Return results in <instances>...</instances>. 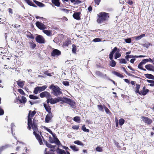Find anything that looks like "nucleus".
I'll return each mask as SVG.
<instances>
[{"label": "nucleus", "mask_w": 154, "mask_h": 154, "mask_svg": "<svg viewBox=\"0 0 154 154\" xmlns=\"http://www.w3.org/2000/svg\"><path fill=\"white\" fill-rule=\"evenodd\" d=\"M62 101L69 105L71 107L75 109L76 107V103L73 100L69 98L66 97H57L54 99L51 98L47 100V103H50L52 104L56 103L58 102Z\"/></svg>", "instance_id": "1"}, {"label": "nucleus", "mask_w": 154, "mask_h": 154, "mask_svg": "<svg viewBox=\"0 0 154 154\" xmlns=\"http://www.w3.org/2000/svg\"><path fill=\"white\" fill-rule=\"evenodd\" d=\"M36 113L35 111L34 110L32 111L30 110L29 111L28 117V126L27 128L29 130H30L32 129V127L33 126L34 123H35L36 125H38V121L36 120L35 118L33 119L32 121V118Z\"/></svg>", "instance_id": "2"}, {"label": "nucleus", "mask_w": 154, "mask_h": 154, "mask_svg": "<svg viewBox=\"0 0 154 154\" xmlns=\"http://www.w3.org/2000/svg\"><path fill=\"white\" fill-rule=\"evenodd\" d=\"M49 88L52 90L51 93L56 97L60 96L63 94L61 91L62 90L57 86L52 84L49 87Z\"/></svg>", "instance_id": "3"}, {"label": "nucleus", "mask_w": 154, "mask_h": 154, "mask_svg": "<svg viewBox=\"0 0 154 154\" xmlns=\"http://www.w3.org/2000/svg\"><path fill=\"white\" fill-rule=\"evenodd\" d=\"M32 128L33 130V134L35 135L37 140L41 138L39 135L37 134L38 132V125H36L34 123L33 126L32 127Z\"/></svg>", "instance_id": "4"}, {"label": "nucleus", "mask_w": 154, "mask_h": 154, "mask_svg": "<svg viewBox=\"0 0 154 154\" xmlns=\"http://www.w3.org/2000/svg\"><path fill=\"white\" fill-rule=\"evenodd\" d=\"M39 96L41 98L46 97L47 99L46 100L47 103L48 100H49L52 98H51V97L50 93L46 91H44L41 93L39 94Z\"/></svg>", "instance_id": "5"}, {"label": "nucleus", "mask_w": 154, "mask_h": 154, "mask_svg": "<svg viewBox=\"0 0 154 154\" xmlns=\"http://www.w3.org/2000/svg\"><path fill=\"white\" fill-rule=\"evenodd\" d=\"M142 121L146 124L149 125L152 123V120L146 116H142L141 117Z\"/></svg>", "instance_id": "6"}, {"label": "nucleus", "mask_w": 154, "mask_h": 154, "mask_svg": "<svg viewBox=\"0 0 154 154\" xmlns=\"http://www.w3.org/2000/svg\"><path fill=\"white\" fill-rule=\"evenodd\" d=\"M36 41L40 44H44L45 43V39L42 36L38 35L35 38Z\"/></svg>", "instance_id": "7"}, {"label": "nucleus", "mask_w": 154, "mask_h": 154, "mask_svg": "<svg viewBox=\"0 0 154 154\" xmlns=\"http://www.w3.org/2000/svg\"><path fill=\"white\" fill-rule=\"evenodd\" d=\"M99 18H101L100 19H106L109 18V14L108 13L105 12H101L98 15Z\"/></svg>", "instance_id": "8"}, {"label": "nucleus", "mask_w": 154, "mask_h": 154, "mask_svg": "<svg viewBox=\"0 0 154 154\" xmlns=\"http://www.w3.org/2000/svg\"><path fill=\"white\" fill-rule=\"evenodd\" d=\"M120 49L118 48L117 47H115L112 50V51L110 52L109 55V57L110 60H112L113 59V54L118 51H120Z\"/></svg>", "instance_id": "9"}, {"label": "nucleus", "mask_w": 154, "mask_h": 154, "mask_svg": "<svg viewBox=\"0 0 154 154\" xmlns=\"http://www.w3.org/2000/svg\"><path fill=\"white\" fill-rule=\"evenodd\" d=\"M37 27L41 30H44L46 29V26L43 23L37 21L35 23Z\"/></svg>", "instance_id": "10"}, {"label": "nucleus", "mask_w": 154, "mask_h": 154, "mask_svg": "<svg viewBox=\"0 0 154 154\" xmlns=\"http://www.w3.org/2000/svg\"><path fill=\"white\" fill-rule=\"evenodd\" d=\"M51 56L53 57L59 56L61 54V52L57 49H54L51 52Z\"/></svg>", "instance_id": "11"}, {"label": "nucleus", "mask_w": 154, "mask_h": 154, "mask_svg": "<svg viewBox=\"0 0 154 154\" xmlns=\"http://www.w3.org/2000/svg\"><path fill=\"white\" fill-rule=\"evenodd\" d=\"M149 92V89H146V87L144 86L142 88V90L140 91V94H139L140 95H142L145 96Z\"/></svg>", "instance_id": "12"}, {"label": "nucleus", "mask_w": 154, "mask_h": 154, "mask_svg": "<svg viewBox=\"0 0 154 154\" xmlns=\"http://www.w3.org/2000/svg\"><path fill=\"white\" fill-rule=\"evenodd\" d=\"M53 116V114L52 113H48V114L46 115L45 117V122L46 123H48L50 121L51 119Z\"/></svg>", "instance_id": "13"}, {"label": "nucleus", "mask_w": 154, "mask_h": 154, "mask_svg": "<svg viewBox=\"0 0 154 154\" xmlns=\"http://www.w3.org/2000/svg\"><path fill=\"white\" fill-rule=\"evenodd\" d=\"M48 104H44V107L46 110L47 111L48 113H51L52 112H51V108L50 106H49V105L48 103Z\"/></svg>", "instance_id": "14"}, {"label": "nucleus", "mask_w": 154, "mask_h": 154, "mask_svg": "<svg viewBox=\"0 0 154 154\" xmlns=\"http://www.w3.org/2000/svg\"><path fill=\"white\" fill-rule=\"evenodd\" d=\"M145 68L149 71H154V66L152 64H147L145 66Z\"/></svg>", "instance_id": "15"}, {"label": "nucleus", "mask_w": 154, "mask_h": 154, "mask_svg": "<svg viewBox=\"0 0 154 154\" xmlns=\"http://www.w3.org/2000/svg\"><path fill=\"white\" fill-rule=\"evenodd\" d=\"M81 13L80 12H75L73 15V17L75 19H80V15Z\"/></svg>", "instance_id": "16"}, {"label": "nucleus", "mask_w": 154, "mask_h": 154, "mask_svg": "<svg viewBox=\"0 0 154 154\" xmlns=\"http://www.w3.org/2000/svg\"><path fill=\"white\" fill-rule=\"evenodd\" d=\"M25 1L28 5L32 6L35 7H36L37 6L34 4L30 0H23Z\"/></svg>", "instance_id": "17"}, {"label": "nucleus", "mask_w": 154, "mask_h": 154, "mask_svg": "<svg viewBox=\"0 0 154 154\" xmlns=\"http://www.w3.org/2000/svg\"><path fill=\"white\" fill-rule=\"evenodd\" d=\"M27 33L26 36L28 38H30L32 39H34V36L32 34L28 31L27 32Z\"/></svg>", "instance_id": "18"}, {"label": "nucleus", "mask_w": 154, "mask_h": 154, "mask_svg": "<svg viewBox=\"0 0 154 154\" xmlns=\"http://www.w3.org/2000/svg\"><path fill=\"white\" fill-rule=\"evenodd\" d=\"M136 86L135 88V89H136V90L135 91V92L136 94L138 93L139 94L140 91L139 90L140 87V85L137 84H136Z\"/></svg>", "instance_id": "19"}, {"label": "nucleus", "mask_w": 154, "mask_h": 154, "mask_svg": "<svg viewBox=\"0 0 154 154\" xmlns=\"http://www.w3.org/2000/svg\"><path fill=\"white\" fill-rule=\"evenodd\" d=\"M112 73H113L114 75H116L117 76L120 77L122 78H123L124 77V76L122 75V74L119 73L118 72L114 71L112 72Z\"/></svg>", "instance_id": "20"}, {"label": "nucleus", "mask_w": 154, "mask_h": 154, "mask_svg": "<svg viewBox=\"0 0 154 154\" xmlns=\"http://www.w3.org/2000/svg\"><path fill=\"white\" fill-rule=\"evenodd\" d=\"M145 36V34H143L139 36H136L134 37V38L136 40H138L142 38Z\"/></svg>", "instance_id": "21"}, {"label": "nucleus", "mask_w": 154, "mask_h": 154, "mask_svg": "<svg viewBox=\"0 0 154 154\" xmlns=\"http://www.w3.org/2000/svg\"><path fill=\"white\" fill-rule=\"evenodd\" d=\"M52 2L57 7H59L60 5L59 0H51Z\"/></svg>", "instance_id": "22"}, {"label": "nucleus", "mask_w": 154, "mask_h": 154, "mask_svg": "<svg viewBox=\"0 0 154 154\" xmlns=\"http://www.w3.org/2000/svg\"><path fill=\"white\" fill-rule=\"evenodd\" d=\"M26 99L25 97L22 96L21 97V99L19 100V101L20 103L25 104L26 102Z\"/></svg>", "instance_id": "23"}, {"label": "nucleus", "mask_w": 154, "mask_h": 154, "mask_svg": "<svg viewBox=\"0 0 154 154\" xmlns=\"http://www.w3.org/2000/svg\"><path fill=\"white\" fill-rule=\"evenodd\" d=\"M111 60L110 62L109 65L112 67H114L116 66V63L115 61L112 59Z\"/></svg>", "instance_id": "24"}, {"label": "nucleus", "mask_w": 154, "mask_h": 154, "mask_svg": "<svg viewBox=\"0 0 154 154\" xmlns=\"http://www.w3.org/2000/svg\"><path fill=\"white\" fill-rule=\"evenodd\" d=\"M71 44V41L70 39H67L63 43L65 46H68L69 45Z\"/></svg>", "instance_id": "25"}, {"label": "nucleus", "mask_w": 154, "mask_h": 154, "mask_svg": "<svg viewBox=\"0 0 154 154\" xmlns=\"http://www.w3.org/2000/svg\"><path fill=\"white\" fill-rule=\"evenodd\" d=\"M73 120L74 121L79 123L81 122L80 118L79 116H76L75 117L73 118Z\"/></svg>", "instance_id": "26"}, {"label": "nucleus", "mask_w": 154, "mask_h": 154, "mask_svg": "<svg viewBox=\"0 0 154 154\" xmlns=\"http://www.w3.org/2000/svg\"><path fill=\"white\" fill-rule=\"evenodd\" d=\"M33 2L36 4L38 6L40 7H43L44 6V5L42 3L38 2L36 0H34Z\"/></svg>", "instance_id": "27"}, {"label": "nucleus", "mask_w": 154, "mask_h": 154, "mask_svg": "<svg viewBox=\"0 0 154 154\" xmlns=\"http://www.w3.org/2000/svg\"><path fill=\"white\" fill-rule=\"evenodd\" d=\"M97 106L99 111L102 112L104 111V107L101 104V103H100L99 104H98Z\"/></svg>", "instance_id": "28"}, {"label": "nucleus", "mask_w": 154, "mask_h": 154, "mask_svg": "<svg viewBox=\"0 0 154 154\" xmlns=\"http://www.w3.org/2000/svg\"><path fill=\"white\" fill-rule=\"evenodd\" d=\"M29 44L31 48L33 49H34L36 46V45L33 41H30L29 42Z\"/></svg>", "instance_id": "29"}, {"label": "nucleus", "mask_w": 154, "mask_h": 154, "mask_svg": "<svg viewBox=\"0 0 154 154\" xmlns=\"http://www.w3.org/2000/svg\"><path fill=\"white\" fill-rule=\"evenodd\" d=\"M17 85L21 88H23L24 85V83L23 82L18 81L16 82Z\"/></svg>", "instance_id": "30"}, {"label": "nucleus", "mask_w": 154, "mask_h": 154, "mask_svg": "<svg viewBox=\"0 0 154 154\" xmlns=\"http://www.w3.org/2000/svg\"><path fill=\"white\" fill-rule=\"evenodd\" d=\"M43 32L48 36H51V31L50 30H44V29Z\"/></svg>", "instance_id": "31"}, {"label": "nucleus", "mask_w": 154, "mask_h": 154, "mask_svg": "<svg viewBox=\"0 0 154 154\" xmlns=\"http://www.w3.org/2000/svg\"><path fill=\"white\" fill-rule=\"evenodd\" d=\"M142 45V46L145 47L146 48H148L150 45H152V44L150 43L147 42L143 44Z\"/></svg>", "instance_id": "32"}, {"label": "nucleus", "mask_w": 154, "mask_h": 154, "mask_svg": "<svg viewBox=\"0 0 154 154\" xmlns=\"http://www.w3.org/2000/svg\"><path fill=\"white\" fill-rule=\"evenodd\" d=\"M70 148L74 151H77L79 150V149L76 147L75 145H71L70 146Z\"/></svg>", "instance_id": "33"}, {"label": "nucleus", "mask_w": 154, "mask_h": 154, "mask_svg": "<svg viewBox=\"0 0 154 154\" xmlns=\"http://www.w3.org/2000/svg\"><path fill=\"white\" fill-rule=\"evenodd\" d=\"M57 150L58 151V152L60 154H66L65 151L59 148H58Z\"/></svg>", "instance_id": "34"}, {"label": "nucleus", "mask_w": 154, "mask_h": 154, "mask_svg": "<svg viewBox=\"0 0 154 154\" xmlns=\"http://www.w3.org/2000/svg\"><path fill=\"white\" fill-rule=\"evenodd\" d=\"M144 75L146 78L152 79L153 77H154V75L151 74H146Z\"/></svg>", "instance_id": "35"}, {"label": "nucleus", "mask_w": 154, "mask_h": 154, "mask_svg": "<svg viewBox=\"0 0 154 154\" xmlns=\"http://www.w3.org/2000/svg\"><path fill=\"white\" fill-rule=\"evenodd\" d=\"M146 81L149 83H150V84L148 85L151 87L154 86V80H147Z\"/></svg>", "instance_id": "36"}, {"label": "nucleus", "mask_w": 154, "mask_h": 154, "mask_svg": "<svg viewBox=\"0 0 154 154\" xmlns=\"http://www.w3.org/2000/svg\"><path fill=\"white\" fill-rule=\"evenodd\" d=\"M129 56V58H139V57H144L145 56L143 55H140V56H134L133 55H128Z\"/></svg>", "instance_id": "37"}, {"label": "nucleus", "mask_w": 154, "mask_h": 154, "mask_svg": "<svg viewBox=\"0 0 154 154\" xmlns=\"http://www.w3.org/2000/svg\"><path fill=\"white\" fill-rule=\"evenodd\" d=\"M74 143L75 144H77L81 146H84V144L82 142H81L79 140H75L74 142Z\"/></svg>", "instance_id": "38"}, {"label": "nucleus", "mask_w": 154, "mask_h": 154, "mask_svg": "<svg viewBox=\"0 0 154 154\" xmlns=\"http://www.w3.org/2000/svg\"><path fill=\"white\" fill-rule=\"evenodd\" d=\"M143 64H144V63L141 62L139 64L138 67L139 69H141L144 71H146V69H145L143 68L142 66V65Z\"/></svg>", "instance_id": "39"}, {"label": "nucleus", "mask_w": 154, "mask_h": 154, "mask_svg": "<svg viewBox=\"0 0 154 154\" xmlns=\"http://www.w3.org/2000/svg\"><path fill=\"white\" fill-rule=\"evenodd\" d=\"M96 75L98 76L103 77L104 76V75L103 74L99 71H96L95 72Z\"/></svg>", "instance_id": "40"}, {"label": "nucleus", "mask_w": 154, "mask_h": 154, "mask_svg": "<svg viewBox=\"0 0 154 154\" xmlns=\"http://www.w3.org/2000/svg\"><path fill=\"white\" fill-rule=\"evenodd\" d=\"M125 122V120L122 118H121L119 120V125L122 126L124 124Z\"/></svg>", "instance_id": "41"}, {"label": "nucleus", "mask_w": 154, "mask_h": 154, "mask_svg": "<svg viewBox=\"0 0 154 154\" xmlns=\"http://www.w3.org/2000/svg\"><path fill=\"white\" fill-rule=\"evenodd\" d=\"M47 88V86L46 85H44L41 87L38 86V88L39 89V92H41L45 90Z\"/></svg>", "instance_id": "42"}, {"label": "nucleus", "mask_w": 154, "mask_h": 154, "mask_svg": "<svg viewBox=\"0 0 154 154\" xmlns=\"http://www.w3.org/2000/svg\"><path fill=\"white\" fill-rule=\"evenodd\" d=\"M119 52L120 51H118V52H116L115 53V59H117L121 56V54L119 53Z\"/></svg>", "instance_id": "43"}, {"label": "nucleus", "mask_w": 154, "mask_h": 154, "mask_svg": "<svg viewBox=\"0 0 154 154\" xmlns=\"http://www.w3.org/2000/svg\"><path fill=\"white\" fill-rule=\"evenodd\" d=\"M119 63H120L125 64V63H127L125 59L124 58H122L121 59H119Z\"/></svg>", "instance_id": "44"}, {"label": "nucleus", "mask_w": 154, "mask_h": 154, "mask_svg": "<svg viewBox=\"0 0 154 154\" xmlns=\"http://www.w3.org/2000/svg\"><path fill=\"white\" fill-rule=\"evenodd\" d=\"M29 97L30 99L33 100H36L38 98V97L32 94L30 95L29 96Z\"/></svg>", "instance_id": "45"}, {"label": "nucleus", "mask_w": 154, "mask_h": 154, "mask_svg": "<svg viewBox=\"0 0 154 154\" xmlns=\"http://www.w3.org/2000/svg\"><path fill=\"white\" fill-rule=\"evenodd\" d=\"M72 51L73 53H75L76 52V46L75 45L73 44L72 45Z\"/></svg>", "instance_id": "46"}, {"label": "nucleus", "mask_w": 154, "mask_h": 154, "mask_svg": "<svg viewBox=\"0 0 154 154\" xmlns=\"http://www.w3.org/2000/svg\"><path fill=\"white\" fill-rule=\"evenodd\" d=\"M104 109L106 112L109 115L111 114V113L109 109L105 106H104Z\"/></svg>", "instance_id": "47"}, {"label": "nucleus", "mask_w": 154, "mask_h": 154, "mask_svg": "<svg viewBox=\"0 0 154 154\" xmlns=\"http://www.w3.org/2000/svg\"><path fill=\"white\" fill-rule=\"evenodd\" d=\"M82 129L84 132H89V130L88 129H86L85 127V125H83L82 127Z\"/></svg>", "instance_id": "48"}, {"label": "nucleus", "mask_w": 154, "mask_h": 154, "mask_svg": "<svg viewBox=\"0 0 154 154\" xmlns=\"http://www.w3.org/2000/svg\"><path fill=\"white\" fill-rule=\"evenodd\" d=\"M122 68L123 69L124 71L129 76H134L132 74H130V73L128 72L126 70L125 68L124 67H122Z\"/></svg>", "instance_id": "49"}, {"label": "nucleus", "mask_w": 154, "mask_h": 154, "mask_svg": "<svg viewBox=\"0 0 154 154\" xmlns=\"http://www.w3.org/2000/svg\"><path fill=\"white\" fill-rule=\"evenodd\" d=\"M96 151L98 152H101L103 151V149L102 147L98 146L95 149Z\"/></svg>", "instance_id": "50"}, {"label": "nucleus", "mask_w": 154, "mask_h": 154, "mask_svg": "<svg viewBox=\"0 0 154 154\" xmlns=\"http://www.w3.org/2000/svg\"><path fill=\"white\" fill-rule=\"evenodd\" d=\"M46 144L47 146L48 147L50 148H54L56 146H55L52 145L51 144H49L47 142H46Z\"/></svg>", "instance_id": "51"}, {"label": "nucleus", "mask_w": 154, "mask_h": 154, "mask_svg": "<svg viewBox=\"0 0 154 154\" xmlns=\"http://www.w3.org/2000/svg\"><path fill=\"white\" fill-rule=\"evenodd\" d=\"M39 92V90L38 88V86L36 87L34 89V93L35 94H37L38 92Z\"/></svg>", "instance_id": "52"}, {"label": "nucleus", "mask_w": 154, "mask_h": 154, "mask_svg": "<svg viewBox=\"0 0 154 154\" xmlns=\"http://www.w3.org/2000/svg\"><path fill=\"white\" fill-rule=\"evenodd\" d=\"M18 91L20 93V94L22 95H25V94L23 90L20 88L18 89Z\"/></svg>", "instance_id": "53"}, {"label": "nucleus", "mask_w": 154, "mask_h": 154, "mask_svg": "<svg viewBox=\"0 0 154 154\" xmlns=\"http://www.w3.org/2000/svg\"><path fill=\"white\" fill-rule=\"evenodd\" d=\"M95 42H100L101 41V39L100 38H96L94 39L93 41Z\"/></svg>", "instance_id": "54"}, {"label": "nucleus", "mask_w": 154, "mask_h": 154, "mask_svg": "<svg viewBox=\"0 0 154 154\" xmlns=\"http://www.w3.org/2000/svg\"><path fill=\"white\" fill-rule=\"evenodd\" d=\"M62 83L65 86H68L69 85V82L67 81H63Z\"/></svg>", "instance_id": "55"}, {"label": "nucleus", "mask_w": 154, "mask_h": 154, "mask_svg": "<svg viewBox=\"0 0 154 154\" xmlns=\"http://www.w3.org/2000/svg\"><path fill=\"white\" fill-rule=\"evenodd\" d=\"M54 140H55V142L58 145H60V142L58 139V138H57V137H56L54 138Z\"/></svg>", "instance_id": "56"}, {"label": "nucleus", "mask_w": 154, "mask_h": 154, "mask_svg": "<svg viewBox=\"0 0 154 154\" xmlns=\"http://www.w3.org/2000/svg\"><path fill=\"white\" fill-rule=\"evenodd\" d=\"M46 130L48 132H49L50 134H52L53 137H54V136L55 135L54 134H53V133L52 132V131L50 129L47 128H46Z\"/></svg>", "instance_id": "57"}, {"label": "nucleus", "mask_w": 154, "mask_h": 154, "mask_svg": "<svg viewBox=\"0 0 154 154\" xmlns=\"http://www.w3.org/2000/svg\"><path fill=\"white\" fill-rule=\"evenodd\" d=\"M72 128L73 129L77 130L79 129V125H75L72 126Z\"/></svg>", "instance_id": "58"}, {"label": "nucleus", "mask_w": 154, "mask_h": 154, "mask_svg": "<svg viewBox=\"0 0 154 154\" xmlns=\"http://www.w3.org/2000/svg\"><path fill=\"white\" fill-rule=\"evenodd\" d=\"M115 121L116 122V127H118L119 125V121L117 118H116L115 119Z\"/></svg>", "instance_id": "59"}, {"label": "nucleus", "mask_w": 154, "mask_h": 154, "mask_svg": "<svg viewBox=\"0 0 154 154\" xmlns=\"http://www.w3.org/2000/svg\"><path fill=\"white\" fill-rule=\"evenodd\" d=\"M125 41L126 43H130L131 41V38H128L125 40Z\"/></svg>", "instance_id": "60"}, {"label": "nucleus", "mask_w": 154, "mask_h": 154, "mask_svg": "<svg viewBox=\"0 0 154 154\" xmlns=\"http://www.w3.org/2000/svg\"><path fill=\"white\" fill-rule=\"evenodd\" d=\"M44 73L45 75H46L47 76H52V75L51 74V73H49L48 71H45Z\"/></svg>", "instance_id": "61"}, {"label": "nucleus", "mask_w": 154, "mask_h": 154, "mask_svg": "<svg viewBox=\"0 0 154 154\" xmlns=\"http://www.w3.org/2000/svg\"><path fill=\"white\" fill-rule=\"evenodd\" d=\"M4 110L0 107V116L4 114Z\"/></svg>", "instance_id": "62"}, {"label": "nucleus", "mask_w": 154, "mask_h": 154, "mask_svg": "<svg viewBox=\"0 0 154 154\" xmlns=\"http://www.w3.org/2000/svg\"><path fill=\"white\" fill-rule=\"evenodd\" d=\"M49 141L51 143H53L55 142V141L54 140V139H53V138L51 137L50 136L49 137Z\"/></svg>", "instance_id": "63"}, {"label": "nucleus", "mask_w": 154, "mask_h": 154, "mask_svg": "<svg viewBox=\"0 0 154 154\" xmlns=\"http://www.w3.org/2000/svg\"><path fill=\"white\" fill-rule=\"evenodd\" d=\"M149 61V60L148 59H144L141 62L144 63V64H145L146 62H148Z\"/></svg>", "instance_id": "64"}]
</instances>
